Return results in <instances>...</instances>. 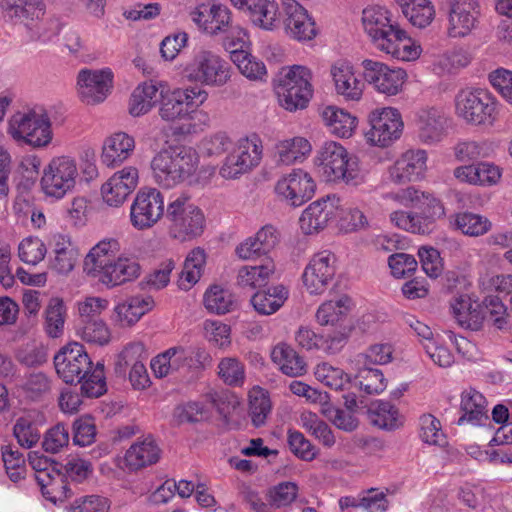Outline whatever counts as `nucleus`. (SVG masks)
<instances>
[{"instance_id":"1","label":"nucleus","mask_w":512,"mask_h":512,"mask_svg":"<svg viewBox=\"0 0 512 512\" xmlns=\"http://www.w3.org/2000/svg\"><path fill=\"white\" fill-rule=\"evenodd\" d=\"M54 366L58 376L67 384L81 383V392L87 397H99L106 391L104 365L95 366L78 342L62 347L54 356Z\"/></svg>"},{"instance_id":"2","label":"nucleus","mask_w":512,"mask_h":512,"mask_svg":"<svg viewBox=\"0 0 512 512\" xmlns=\"http://www.w3.org/2000/svg\"><path fill=\"white\" fill-rule=\"evenodd\" d=\"M199 157L191 147L175 145L160 150L151 161L155 182L165 189L187 181L197 171Z\"/></svg>"},{"instance_id":"3","label":"nucleus","mask_w":512,"mask_h":512,"mask_svg":"<svg viewBox=\"0 0 512 512\" xmlns=\"http://www.w3.org/2000/svg\"><path fill=\"white\" fill-rule=\"evenodd\" d=\"M191 18L203 31L212 36L222 35L226 50L243 48L247 42L246 30L232 20V12L222 4H201L191 13Z\"/></svg>"},{"instance_id":"4","label":"nucleus","mask_w":512,"mask_h":512,"mask_svg":"<svg viewBox=\"0 0 512 512\" xmlns=\"http://www.w3.org/2000/svg\"><path fill=\"white\" fill-rule=\"evenodd\" d=\"M316 163L326 181L342 182L350 186H359L365 182L358 158L350 155L337 142H326L318 152Z\"/></svg>"},{"instance_id":"5","label":"nucleus","mask_w":512,"mask_h":512,"mask_svg":"<svg viewBox=\"0 0 512 512\" xmlns=\"http://www.w3.org/2000/svg\"><path fill=\"white\" fill-rule=\"evenodd\" d=\"M8 133L16 141L43 148L52 141L51 121L43 108L17 112L9 120Z\"/></svg>"},{"instance_id":"6","label":"nucleus","mask_w":512,"mask_h":512,"mask_svg":"<svg viewBox=\"0 0 512 512\" xmlns=\"http://www.w3.org/2000/svg\"><path fill=\"white\" fill-rule=\"evenodd\" d=\"M184 77L208 87H222L231 77L230 65L217 53L201 49L184 66Z\"/></svg>"},{"instance_id":"7","label":"nucleus","mask_w":512,"mask_h":512,"mask_svg":"<svg viewBox=\"0 0 512 512\" xmlns=\"http://www.w3.org/2000/svg\"><path fill=\"white\" fill-rule=\"evenodd\" d=\"M165 216L177 238L196 237L203 232L204 214L186 194H180L168 203Z\"/></svg>"},{"instance_id":"8","label":"nucleus","mask_w":512,"mask_h":512,"mask_svg":"<svg viewBox=\"0 0 512 512\" xmlns=\"http://www.w3.org/2000/svg\"><path fill=\"white\" fill-rule=\"evenodd\" d=\"M456 115L469 124H491L495 119L496 102L483 89H462L455 97Z\"/></svg>"},{"instance_id":"9","label":"nucleus","mask_w":512,"mask_h":512,"mask_svg":"<svg viewBox=\"0 0 512 512\" xmlns=\"http://www.w3.org/2000/svg\"><path fill=\"white\" fill-rule=\"evenodd\" d=\"M78 177L76 161L70 156L52 158L43 169L41 188L50 198L59 200L71 192Z\"/></svg>"},{"instance_id":"10","label":"nucleus","mask_w":512,"mask_h":512,"mask_svg":"<svg viewBox=\"0 0 512 512\" xmlns=\"http://www.w3.org/2000/svg\"><path fill=\"white\" fill-rule=\"evenodd\" d=\"M261 158V140L256 135L241 138L233 151L226 157L220 168V175L226 179H235L257 166Z\"/></svg>"},{"instance_id":"11","label":"nucleus","mask_w":512,"mask_h":512,"mask_svg":"<svg viewBox=\"0 0 512 512\" xmlns=\"http://www.w3.org/2000/svg\"><path fill=\"white\" fill-rule=\"evenodd\" d=\"M370 129L366 132L369 142L380 147H387L400 138L403 121L399 111L387 107L375 110L369 115Z\"/></svg>"},{"instance_id":"12","label":"nucleus","mask_w":512,"mask_h":512,"mask_svg":"<svg viewBox=\"0 0 512 512\" xmlns=\"http://www.w3.org/2000/svg\"><path fill=\"white\" fill-rule=\"evenodd\" d=\"M163 215L164 199L159 190L149 188L138 191L130 208V221L134 228H151Z\"/></svg>"},{"instance_id":"13","label":"nucleus","mask_w":512,"mask_h":512,"mask_svg":"<svg viewBox=\"0 0 512 512\" xmlns=\"http://www.w3.org/2000/svg\"><path fill=\"white\" fill-rule=\"evenodd\" d=\"M316 184L310 174L302 169H293L283 175L275 185V192L292 207H299L312 198Z\"/></svg>"},{"instance_id":"14","label":"nucleus","mask_w":512,"mask_h":512,"mask_svg":"<svg viewBox=\"0 0 512 512\" xmlns=\"http://www.w3.org/2000/svg\"><path fill=\"white\" fill-rule=\"evenodd\" d=\"M336 273V256L329 250L315 253L302 274L303 284L310 294H322Z\"/></svg>"},{"instance_id":"15","label":"nucleus","mask_w":512,"mask_h":512,"mask_svg":"<svg viewBox=\"0 0 512 512\" xmlns=\"http://www.w3.org/2000/svg\"><path fill=\"white\" fill-rule=\"evenodd\" d=\"M362 66L364 79L379 93L396 95L401 91L407 76L405 70L372 59H365Z\"/></svg>"},{"instance_id":"16","label":"nucleus","mask_w":512,"mask_h":512,"mask_svg":"<svg viewBox=\"0 0 512 512\" xmlns=\"http://www.w3.org/2000/svg\"><path fill=\"white\" fill-rule=\"evenodd\" d=\"M427 152L422 149H409L402 153L388 168L392 183L403 185L424 178L427 171Z\"/></svg>"},{"instance_id":"17","label":"nucleus","mask_w":512,"mask_h":512,"mask_svg":"<svg viewBox=\"0 0 512 512\" xmlns=\"http://www.w3.org/2000/svg\"><path fill=\"white\" fill-rule=\"evenodd\" d=\"M447 34L451 38L468 36L478 22V2L476 0H447Z\"/></svg>"},{"instance_id":"18","label":"nucleus","mask_w":512,"mask_h":512,"mask_svg":"<svg viewBox=\"0 0 512 512\" xmlns=\"http://www.w3.org/2000/svg\"><path fill=\"white\" fill-rule=\"evenodd\" d=\"M113 74L110 69H83L78 74V93L86 104L103 102L112 87Z\"/></svg>"},{"instance_id":"19","label":"nucleus","mask_w":512,"mask_h":512,"mask_svg":"<svg viewBox=\"0 0 512 512\" xmlns=\"http://www.w3.org/2000/svg\"><path fill=\"white\" fill-rule=\"evenodd\" d=\"M283 9L284 28L290 38L297 41H310L315 38V22L302 5L295 0H283Z\"/></svg>"},{"instance_id":"20","label":"nucleus","mask_w":512,"mask_h":512,"mask_svg":"<svg viewBox=\"0 0 512 512\" xmlns=\"http://www.w3.org/2000/svg\"><path fill=\"white\" fill-rule=\"evenodd\" d=\"M362 23L365 32L378 50L384 47L399 28L398 24L391 20L389 11L379 6L365 8Z\"/></svg>"},{"instance_id":"21","label":"nucleus","mask_w":512,"mask_h":512,"mask_svg":"<svg viewBox=\"0 0 512 512\" xmlns=\"http://www.w3.org/2000/svg\"><path fill=\"white\" fill-rule=\"evenodd\" d=\"M138 170L128 166L116 172L102 185L103 200L110 206L118 207L135 190L138 184Z\"/></svg>"},{"instance_id":"22","label":"nucleus","mask_w":512,"mask_h":512,"mask_svg":"<svg viewBox=\"0 0 512 512\" xmlns=\"http://www.w3.org/2000/svg\"><path fill=\"white\" fill-rule=\"evenodd\" d=\"M335 196L322 198L312 202L301 214L299 224L306 235L318 233L323 230L336 216Z\"/></svg>"},{"instance_id":"23","label":"nucleus","mask_w":512,"mask_h":512,"mask_svg":"<svg viewBox=\"0 0 512 512\" xmlns=\"http://www.w3.org/2000/svg\"><path fill=\"white\" fill-rule=\"evenodd\" d=\"M238 10L244 12L255 25L273 30L280 24L278 5L275 0H229Z\"/></svg>"},{"instance_id":"24","label":"nucleus","mask_w":512,"mask_h":512,"mask_svg":"<svg viewBox=\"0 0 512 512\" xmlns=\"http://www.w3.org/2000/svg\"><path fill=\"white\" fill-rule=\"evenodd\" d=\"M448 118L438 108L423 109L418 114V138L424 144L440 142L446 134Z\"/></svg>"},{"instance_id":"25","label":"nucleus","mask_w":512,"mask_h":512,"mask_svg":"<svg viewBox=\"0 0 512 512\" xmlns=\"http://www.w3.org/2000/svg\"><path fill=\"white\" fill-rule=\"evenodd\" d=\"M2 7L6 17L30 30L37 27L45 14L42 0H3Z\"/></svg>"},{"instance_id":"26","label":"nucleus","mask_w":512,"mask_h":512,"mask_svg":"<svg viewBox=\"0 0 512 512\" xmlns=\"http://www.w3.org/2000/svg\"><path fill=\"white\" fill-rule=\"evenodd\" d=\"M335 92L346 101H359L363 94V83L355 75L352 65L337 62L331 67Z\"/></svg>"},{"instance_id":"27","label":"nucleus","mask_w":512,"mask_h":512,"mask_svg":"<svg viewBox=\"0 0 512 512\" xmlns=\"http://www.w3.org/2000/svg\"><path fill=\"white\" fill-rule=\"evenodd\" d=\"M135 149V140L125 132H117L107 137L102 147L101 161L110 168L121 165Z\"/></svg>"},{"instance_id":"28","label":"nucleus","mask_w":512,"mask_h":512,"mask_svg":"<svg viewBox=\"0 0 512 512\" xmlns=\"http://www.w3.org/2000/svg\"><path fill=\"white\" fill-rule=\"evenodd\" d=\"M121 250L119 241L115 238H108L98 242L86 255L84 259V270L88 275L96 277L105 269Z\"/></svg>"},{"instance_id":"29","label":"nucleus","mask_w":512,"mask_h":512,"mask_svg":"<svg viewBox=\"0 0 512 512\" xmlns=\"http://www.w3.org/2000/svg\"><path fill=\"white\" fill-rule=\"evenodd\" d=\"M140 271V265L135 260L118 255L96 277L106 286L115 287L136 279Z\"/></svg>"},{"instance_id":"30","label":"nucleus","mask_w":512,"mask_h":512,"mask_svg":"<svg viewBox=\"0 0 512 512\" xmlns=\"http://www.w3.org/2000/svg\"><path fill=\"white\" fill-rule=\"evenodd\" d=\"M153 307L154 299L151 296H131L115 306V321L122 327L132 326Z\"/></svg>"},{"instance_id":"31","label":"nucleus","mask_w":512,"mask_h":512,"mask_svg":"<svg viewBox=\"0 0 512 512\" xmlns=\"http://www.w3.org/2000/svg\"><path fill=\"white\" fill-rule=\"evenodd\" d=\"M162 87H165V84L156 80L139 84L131 94L129 113L133 117L147 114L157 103Z\"/></svg>"},{"instance_id":"32","label":"nucleus","mask_w":512,"mask_h":512,"mask_svg":"<svg viewBox=\"0 0 512 512\" xmlns=\"http://www.w3.org/2000/svg\"><path fill=\"white\" fill-rule=\"evenodd\" d=\"M460 410L462 415L457 421L458 425L469 423L477 426L484 424L489 419L486 399L474 389L462 393Z\"/></svg>"},{"instance_id":"33","label":"nucleus","mask_w":512,"mask_h":512,"mask_svg":"<svg viewBox=\"0 0 512 512\" xmlns=\"http://www.w3.org/2000/svg\"><path fill=\"white\" fill-rule=\"evenodd\" d=\"M161 450L152 438H145L130 446L125 454V464L131 470H138L157 463Z\"/></svg>"},{"instance_id":"34","label":"nucleus","mask_w":512,"mask_h":512,"mask_svg":"<svg viewBox=\"0 0 512 512\" xmlns=\"http://www.w3.org/2000/svg\"><path fill=\"white\" fill-rule=\"evenodd\" d=\"M452 314L457 323L467 329L479 330L484 322V316L480 305L472 302L471 298L462 295L451 304Z\"/></svg>"},{"instance_id":"35","label":"nucleus","mask_w":512,"mask_h":512,"mask_svg":"<svg viewBox=\"0 0 512 512\" xmlns=\"http://www.w3.org/2000/svg\"><path fill=\"white\" fill-rule=\"evenodd\" d=\"M272 361L287 376L298 377L307 372V364L291 346L285 343L277 344L271 352Z\"/></svg>"},{"instance_id":"36","label":"nucleus","mask_w":512,"mask_h":512,"mask_svg":"<svg viewBox=\"0 0 512 512\" xmlns=\"http://www.w3.org/2000/svg\"><path fill=\"white\" fill-rule=\"evenodd\" d=\"M51 268L58 274L70 273L78 260V249L73 245L69 237L58 235L55 237Z\"/></svg>"},{"instance_id":"37","label":"nucleus","mask_w":512,"mask_h":512,"mask_svg":"<svg viewBox=\"0 0 512 512\" xmlns=\"http://www.w3.org/2000/svg\"><path fill=\"white\" fill-rule=\"evenodd\" d=\"M380 51L389 54L398 60L413 61L420 56L421 47L399 27Z\"/></svg>"},{"instance_id":"38","label":"nucleus","mask_w":512,"mask_h":512,"mask_svg":"<svg viewBox=\"0 0 512 512\" xmlns=\"http://www.w3.org/2000/svg\"><path fill=\"white\" fill-rule=\"evenodd\" d=\"M274 272L275 265L271 260L257 266H243L238 270L237 285L247 290L264 287Z\"/></svg>"},{"instance_id":"39","label":"nucleus","mask_w":512,"mask_h":512,"mask_svg":"<svg viewBox=\"0 0 512 512\" xmlns=\"http://www.w3.org/2000/svg\"><path fill=\"white\" fill-rule=\"evenodd\" d=\"M321 116L330 132L340 138H349L356 128L357 119L350 113L335 106L325 107Z\"/></svg>"},{"instance_id":"40","label":"nucleus","mask_w":512,"mask_h":512,"mask_svg":"<svg viewBox=\"0 0 512 512\" xmlns=\"http://www.w3.org/2000/svg\"><path fill=\"white\" fill-rule=\"evenodd\" d=\"M288 298V290L283 285H277L267 290L258 291L251 297L254 309L262 315L277 312Z\"/></svg>"},{"instance_id":"41","label":"nucleus","mask_w":512,"mask_h":512,"mask_svg":"<svg viewBox=\"0 0 512 512\" xmlns=\"http://www.w3.org/2000/svg\"><path fill=\"white\" fill-rule=\"evenodd\" d=\"M311 149V144L303 137L285 139L275 145V157L277 163L292 165L306 157Z\"/></svg>"},{"instance_id":"42","label":"nucleus","mask_w":512,"mask_h":512,"mask_svg":"<svg viewBox=\"0 0 512 512\" xmlns=\"http://www.w3.org/2000/svg\"><path fill=\"white\" fill-rule=\"evenodd\" d=\"M400 6L403 15L416 27L428 26L434 16L435 10L429 0H395Z\"/></svg>"},{"instance_id":"43","label":"nucleus","mask_w":512,"mask_h":512,"mask_svg":"<svg viewBox=\"0 0 512 512\" xmlns=\"http://www.w3.org/2000/svg\"><path fill=\"white\" fill-rule=\"evenodd\" d=\"M206 263L203 249L195 248L186 257L183 269L178 279V286L182 290L191 289L201 278Z\"/></svg>"},{"instance_id":"44","label":"nucleus","mask_w":512,"mask_h":512,"mask_svg":"<svg viewBox=\"0 0 512 512\" xmlns=\"http://www.w3.org/2000/svg\"><path fill=\"white\" fill-rule=\"evenodd\" d=\"M368 416L371 423L381 429L393 430L401 424L398 409L387 401L373 402L368 409Z\"/></svg>"},{"instance_id":"45","label":"nucleus","mask_w":512,"mask_h":512,"mask_svg":"<svg viewBox=\"0 0 512 512\" xmlns=\"http://www.w3.org/2000/svg\"><path fill=\"white\" fill-rule=\"evenodd\" d=\"M183 360L181 346L171 347L157 355L151 361V369L158 378L170 374L183 372Z\"/></svg>"},{"instance_id":"46","label":"nucleus","mask_w":512,"mask_h":512,"mask_svg":"<svg viewBox=\"0 0 512 512\" xmlns=\"http://www.w3.org/2000/svg\"><path fill=\"white\" fill-rule=\"evenodd\" d=\"M227 51L231 53V59L242 75L254 81L265 80L267 70L263 62L248 54L242 48L234 49V51L228 49Z\"/></svg>"},{"instance_id":"47","label":"nucleus","mask_w":512,"mask_h":512,"mask_svg":"<svg viewBox=\"0 0 512 512\" xmlns=\"http://www.w3.org/2000/svg\"><path fill=\"white\" fill-rule=\"evenodd\" d=\"M390 220L398 228L415 234H429L434 228L432 218L404 211L391 213Z\"/></svg>"},{"instance_id":"48","label":"nucleus","mask_w":512,"mask_h":512,"mask_svg":"<svg viewBox=\"0 0 512 512\" xmlns=\"http://www.w3.org/2000/svg\"><path fill=\"white\" fill-rule=\"evenodd\" d=\"M356 386L367 395L380 394L386 389V380L380 369L370 368L369 366H355Z\"/></svg>"},{"instance_id":"49","label":"nucleus","mask_w":512,"mask_h":512,"mask_svg":"<svg viewBox=\"0 0 512 512\" xmlns=\"http://www.w3.org/2000/svg\"><path fill=\"white\" fill-rule=\"evenodd\" d=\"M275 91L280 105L288 111L304 109L313 94V88H302L301 85L297 88H275Z\"/></svg>"},{"instance_id":"50","label":"nucleus","mask_w":512,"mask_h":512,"mask_svg":"<svg viewBox=\"0 0 512 512\" xmlns=\"http://www.w3.org/2000/svg\"><path fill=\"white\" fill-rule=\"evenodd\" d=\"M349 307L350 298L345 295L336 300L326 301L318 308L316 319L321 325H334L347 314Z\"/></svg>"},{"instance_id":"51","label":"nucleus","mask_w":512,"mask_h":512,"mask_svg":"<svg viewBox=\"0 0 512 512\" xmlns=\"http://www.w3.org/2000/svg\"><path fill=\"white\" fill-rule=\"evenodd\" d=\"M455 225L463 234L474 237L486 234L492 227L488 218L469 212L457 214Z\"/></svg>"},{"instance_id":"52","label":"nucleus","mask_w":512,"mask_h":512,"mask_svg":"<svg viewBox=\"0 0 512 512\" xmlns=\"http://www.w3.org/2000/svg\"><path fill=\"white\" fill-rule=\"evenodd\" d=\"M204 305L212 313L225 314L234 305L233 295L221 286L214 285L206 291Z\"/></svg>"},{"instance_id":"53","label":"nucleus","mask_w":512,"mask_h":512,"mask_svg":"<svg viewBox=\"0 0 512 512\" xmlns=\"http://www.w3.org/2000/svg\"><path fill=\"white\" fill-rule=\"evenodd\" d=\"M160 98L159 115L163 120L172 122L187 115V109L183 108L175 91H170L166 85L160 91Z\"/></svg>"},{"instance_id":"54","label":"nucleus","mask_w":512,"mask_h":512,"mask_svg":"<svg viewBox=\"0 0 512 512\" xmlns=\"http://www.w3.org/2000/svg\"><path fill=\"white\" fill-rule=\"evenodd\" d=\"M220 379L229 386H242L245 381L244 364L235 357H225L218 364Z\"/></svg>"},{"instance_id":"55","label":"nucleus","mask_w":512,"mask_h":512,"mask_svg":"<svg viewBox=\"0 0 512 512\" xmlns=\"http://www.w3.org/2000/svg\"><path fill=\"white\" fill-rule=\"evenodd\" d=\"M271 411V402L260 388H254L249 394V414L255 427L265 424L268 414Z\"/></svg>"},{"instance_id":"56","label":"nucleus","mask_w":512,"mask_h":512,"mask_svg":"<svg viewBox=\"0 0 512 512\" xmlns=\"http://www.w3.org/2000/svg\"><path fill=\"white\" fill-rule=\"evenodd\" d=\"M314 374L317 380L334 390L343 389L345 384L350 382V377L347 373L326 362L318 364Z\"/></svg>"},{"instance_id":"57","label":"nucleus","mask_w":512,"mask_h":512,"mask_svg":"<svg viewBox=\"0 0 512 512\" xmlns=\"http://www.w3.org/2000/svg\"><path fill=\"white\" fill-rule=\"evenodd\" d=\"M78 334L83 341L100 346L107 344L110 339L109 330L101 319L83 320Z\"/></svg>"},{"instance_id":"58","label":"nucleus","mask_w":512,"mask_h":512,"mask_svg":"<svg viewBox=\"0 0 512 512\" xmlns=\"http://www.w3.org/2000/svg\"><path fill=\"white\" fill-rule=\"evenodd\" d=\"M484 321L492 324L497 329L502 330L507 325V309L503 302L497 296H488L484 302Z\"/></svg>"},{"instance_id":"59","label":"nucleus","mask_w":512,"mask_h":512,"mask_svg":"<svg viewBox=\"0 0 512 512\" xmlns=\"http://www.w3.org/2000/svg\"><path fill=\"white\" fill-rule=\"evenodd\" d=\"M65 308L62 300L52 298L45 310L46 331L51 337H58L64 327Z\"/></svg>"},{"instance_id":"60","label":"nucleus","mask_w":512,"mask_h":512,"mask_svg":"<svg viewBox=\"0 0 512 512\" xmlns=\"http://www.w3.org/2000/svg\"><path fill=\"white\" fill-rule=\"evenodd\" d=\"M46 246L38 237H27L23 239L18 247V254L21 261L27 264L36 265L46 255Z\"/></svg>"},{"instance_id":"61","label":"nucleus","mask_w":512,"mask_h":512,"mask_svg":"<svg viewBox=\"0 0 512 512\" xmlns=\"http://www.w3.org/2000/svg\"><path fill=\"white\" fill-rule=\"evenodd\" d=\"M311 79L312 73L307 67L295 65L279 77L275 88H297L300 85L302 88H312Z\"/></svg>"},{"instance_id":"62","label":"nucleus","mask_w":512,"mask_h":512,"mask_svg":"<svg viewBox=\"0 0 512 512\" xmlns=\"http://www.w3.org/2000/svg\"><path fill=\"white\" fill-rule=\"evenodd\" d=\"M96 438L95 420L90 415H83L73 423V442L78 446H89Z\"/></svg>"},{"instance_id":"63","label":"nucleus","mask_w":512,"mask_h":512,"mask_svg":"<svg viewBox=\"0 0 512 512\" xmlns=\"http://www.w3.org/2000/svg\"><path fill=\"white\" fill-rule=\"evenodd\" d=\"M392 356L391 346L388 344L372 345L365 353H359L352 361L355 366H368L370 364H386Z\"/></svg>"},{"instance_id":"64","label":"nucleus","mask_w":512,"mask_h":512,"mask_svg":"<svg viewBox=\"0 0 512 512\" xmlns=\"http://www.w3.org/2000/svg\"><path fill=\"white\" fill-rule=\"evenodd\" d=\"M183 372H198L205 369L211 362L209 353L203 348L181 346Z\"/></svg>"}]
</instances>
